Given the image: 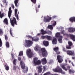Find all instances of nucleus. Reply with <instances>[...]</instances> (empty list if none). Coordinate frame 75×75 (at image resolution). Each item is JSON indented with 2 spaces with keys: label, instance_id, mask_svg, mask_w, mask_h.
<instances>
[{
  "label": "nucleus",
  "instance_id": "45",
  "mask_svg": "<svg viewBox=\"0 0 75 75\" xmlns=\"http://www.w3.org/2000/svg\"><path fill=\"white\" fill-rule=\"evenodd\" d=\"M16 66H14L13 67V69L14 71H16Z\"/></svg>",
  "mask_w": 75,
  "mask_h": 75
},
{
  "label": "nucleus",
  "instance_id": "57",
  "mask_svg": "<svg viewBox=\"0 0 75 75\" xmlns=\"http://www.w3.org/2000/svg\"><path fill=\"white\" fill-rule=\"evenodd\" d=\"M71 64H72L73 66V67H74V64L73 63V62H71Z\"/></svg>",
  "mask_w": 75,
  "mask_h": 75
},
{
  "label": "nucleus",
  "instance_id": "32",
  "mask_svg": "<svg viewBox=\"0 0 75 75\" xmlns=\"http://www.w3.org/2000/svg\"><path fill=\"white\" fill-rule=\"evenodd\" d=\"M47 28L49 29H51V30H52L53 29V27H52V25H50L48 26Z\"/></svg>",
  "mask_w": 75,
  "mask_h": 75
},
{
  "label": "nucleus",
  "instance_id": "30",
  "mask_svg": "<svg viewBox=\"0 0 75 75\" xmlns=\"http://www.w3.org/2000/svg\"><path fill=\"white\" fill-rule=\"evenodd\" d=\"M5 39L6 41H7L8 40V36H7V34H6L5 36Z\"/></svg>",
  "mask_w": 75,
  "mask_h": 75
},
{
  "label": "nucleus",
  "instance_id": "19",
  "mask_svg": "<svg viewBox=\"0 0 75 75\" xmlns=\"http://www.w3.org/2000/svg\"><path fill=\"white\" fill-rule=\"evenodd\" d=\"M43 44L45 47H47L49 45V42L48 41L45 40L43 41Z\"/></svg>",
  "mask_w": 75,
  "mask_h": 75
},
{
  "label": "nucleus",
  "instance_id": "13",
  "mask_svg": "<svg viewBox=\"0 0 75 75\" xmlns=\"http://www.w3.org/2000/svg\"><path fill=\"white\" fill-rule=\"evenodd\" d=\"M67 53L68 55H75L74 51L72 50H67Z\"/></svg>",
  "mask_w": 75,
  "mask_h": 75
},
{
  "label": "nucleus",
  "instance_id": "3",
  "mask_svg": "<svg viewBox=\"0 0 75 75\" xmlns=\"http://www.w3.org/2000/svg\"><path fill=\"white\" fill-rule=\"evenodd\" d=\"M53 71L55 72H60L61 74H65V72L63 71L62 69L59 67H57L55 69H53Z\"/></svg>",
  "mask_w": 75,
  "mask_h": 75
},
{
  "label": "nucleus",
  "instance_id": "15",
  "mask_svg": "<svg viewBox=\"0 0 75 75\" xmlns=\"http://www.w3.org/2000/svg\"><path fill=\"white\" fill-rule=\"evenodd\" d=\"M12 10H11V7H10L8 13V16L9 18H10V17H11V13H12Z\"/></svg>",
  "mask_w": 75,
  "mask_h": 75
},
{
  "label": "nucleus",
  "instance_id": "56",
  "mask_svg": "<svg viewBox=\"0 0 75 75\" xmlns=\"http://www.w3.org/2000/svg\"><path fill=\"white\" fill-rule=\"evenodd\" d=\"M40 35V33H38L37 34V35L39 36Z\"/></svg>",
  "mask_w": 75,
  "mask_h": 75
},
{
  "label": "nucleus",
  "instance_id": "2",
  "mask_svg": "<svg viewBox=\"0 0 75 75\" xmlns=\"http://www.w3.org/2000/svg\"><path fill=\"white\" fill-rule=\"evenodd\" d=\"M61 35V33H57L55 35V36L57 38H59L58 39V40L60 43H62V38H63V36H62L60 35Z\"/></svg>",
  "mask_w": 75,
  "mask_h": 75
},
{
  "label": "nucleus",
  "instance_id": "36",
  "mask_svg": "<svg viewBox=\"0 0 75 75\" xmlns=\"http://www.w3.org/2000/svg\"><path fill=\"white\" fill-rule=\"evenodd\" d=\"M66 48L67 49H71L72 47L69 45H66Z\"/></svg>",
  "mask_w": 75,
  "mask_h": 75
},
{
  "label": "nucleus",
  "instance_id": "28",
  "mask_svg": "<svg viewBox=\"0 0 75 75\" xmlns=\"http://www.w3.org/2000/svg\"><path fill=\"white\" fill-rule=\"evenodd\" d=\"M4 22L6 25H8V20L7 19V18H5L4 20Z\"/></svg>",
  "mask_w": 75,
  "mask_h": 75
},
{
  "label": "nucleus",
  "instance_id": "60",
  "mask_svg": "<svg viewBox=\"0 0 75 75\" xmlns=\"http://www.w3.org/2000/svg\"><path fill=\"white\" fill-rule=\"evenodd\" d=\"M72 59H75V57H72Z\"/></svg>",
  "mask_w": 75,
  "mask_h": 75
},
{
  "label": "nucleus",
  "instance_id": "20",
  "mask_svg": "<svg viewBox=\"0 0 75 75\" xmlns=\"http://www.w3.org/2000/svg\"><path fill=\"white\" fill-rule=\"evenodd\" d=\"M15 17H16V19L17 20H19V19L18 18V14H17V9H16L15 11Z\"/></svg>",
  "mask_w": 75,
  "mask_h": 75
},
{
  "label": "nucleus",
  "instance_id": "7",
  "mask_svg": "<svg viewBox=\"0 0 75 75\" xmlns=\"http://www.w3.org/2000/svg\"><path fill=\"white\" fill-rule=\"evenodd\" d=\"M26 37H28V38H29L32 39V41H35L37 42L39 40V38L37 37H35L32 38V36L30 35H27Z\"/></svg>",
  "mask_w": 75,
  "mask_h": 75
},
{
  "label": "nucleus",
  "instance_id": "33",
  "mask_svg": "<svg viewBox=\"0 0 75 75\" xmlns=\"http://www.w3.org/2000/svg\"><path fill=\"white\" fill-rule=\"evenodd\" d=\"M25 69L26 70H24L23 71L24 73H27V72L28 71V67H26Z\"/></svg>",
  "mask_w": 75,
  "mask_h": 75
},
{
  "label": "nucleus",
  "instance_id": "34",
  "mask_svg": "<svg viewBox=\"0 0 75 75\" xmlns=\"http://www.w3.org/2000/svg\"><path fill=\"white\" fill-rule=\"evenodd\" d=\"M74 72H75V71L73 70L70 69L69 70V74H71V73H72V74H74Z\"/></svg>",
  "mask_w": 75,
  "mask_h": 75
},
{
  "label": "nucleus",
  "instance_id": "1",
  "mask_svg": "<svg viewBox=\"0 0 75 75\" xmlns=\"http://www.w3.org/2000/svg\"><path fill=\"white\" fill-rule=\"evenodd\" d=\"M34 50L35 51H39V54L42 53L43 57H47L48 55V52H47V51L46 50L45 48H42L41 49V48L38 46H36L35 47Z\"/></svg>",
  "mask_w": 75,
  "mask_h": 75
},
{
  "label": "nucleus",
  "instance_id": "62",
  "mask_svg": "<svg viewBox=\"0 0 75 75\" xmlns=\"http://www.w3.org/2000/svg\"><path fill=\"white\" fill-rule=\"evenodd\" d=\"M36 13H37V12H38V11H37V9H36Z\"/></svg>",
  "mask_w": 75,
  "mask_h": 75
},
{
  "label": "nucleus",
  "instance_id": "6",
  "mask_svg": "<svg viewBox=\"0 0 75 75\" xmlns=\"http://www.w3.org/2000/svg\"><path fill=\"white\" fill-rule=\"evenodd\" d=\"M42 35H45V34H52V32L50 30H44V29H42L40 30Z\"/></svg>",
  "mask_w": 75,
  "mask_h": 75
},
{
  "label": "nucleus",
  "instance_id": "64",
  "mask_svg": "<svg viewBox=\"0 0 75 75\" xmlns=\"http://www.w3.org/2000/svg\"><path fill=\"white\" fill-rule=\"evenodd\" d=\"M69 63H70V62H71V60H69Z\"/></svg>",
  "mask_w": 75,
  "mask_h": 75
},
{
  "label": "nucleus",
  "instance_id": "49",
  "mask_svg": "<svg viewBox=\"0 0 75 75\" xmlns=\"http://www.w3.org/2000/svg\"><path fill=\"white\" fill-rule=\"evenodd\" d=\"M57 16H52L53 18H57Z\"/></svg>",
  "mask_w": 75,
  "mask_h": 75
},
{
  "label": "nucleus",
  "instance_id": "35",
  "mask_svg": "<svg viewBox=\"0 0 75 75\" xmlns=\"http://www.w3.org/2000/svg\"><path fill=\"white\" fill-rule=\"evenodd\" d=\"M3 30L1 29H0V34L1 35H3Z\"/></svg>",
  "mask_w": 75,
  "mask_h": 75
},
{
  "label": "nucleus",
  "instance_id": "17",
  "mask_svg": "<svg viewBox=\"0 0 75 75\" xmlns=\"http://www.w3.org/2000/svg\"><path fill=\"white\" fill-rule=\"evenodd\" d=\"M42 64V65H45L47 64V59L46 58H43L41 60Z\"/></svg>",
  "mask_w": 75,
  "mask_h": 75
},
{
  "label": "nucleus",
  "instance_id": "39",
  "mask_svg": "<svg viewBox=\"0 0 75 75\" xmlns=\"http://www.w3.org/2000/svg\"><path fill=\"white\" fill-rule=\"evenodd\" d=\"M3 45V43H2V41L1 39L0 38V47H1Z\"/></svg>",
  "mask_w": 75,
  "mask_h": 75
},
{
  "label": "nucleus",
  "instance_id": "42",
  "mask_svg": "<svg viewBox=\"0 0 75 75\" xmlns=\"http://www.w3.org/2000/svg\"><path fill=\"white\" fill-rule=\"evenodd\" d=\"M56 52V54H57V55H59V54H61V52L59 51H57V52Z\"/></svg>",
  "mask_w": 75,
  "mask_h": 75
},
{
  "label": "nucleus",
  "instance_id": "63",
  "mask_svg": "<svg viewBox=\"0 0 75 75\" xmlns=\"http://www.w3.org/2000/svg\"><path fill=\"white\" fill-rule=\"evenodd\" d=\"M66 62H67V60H65Z\"/></svg>",
  "mask_w": 75,
  "mask_h": 75
},
{
  "label": "nucleus",
  "instance_id": "4",
  "mask_svg": "<svg viewBox=\"0 0 75 75\" xmlns=\"http://www.w3.org/2000/svg\"><path fill=\"white\" fill-rule=\"evenodd\" d=\"M26 54L28 58H31L33 57V53L31 52V50L30 49H29L27 50Z\"/></svg>",
  "mask_w": 75,
  "mask_h": 75
},
{
  "label": "nucleus",
  "instance_id": "47",
  "mask_svg": "<svg viewBox=\"0 0 75 75\" xmlns=\"http://www.w3.org/2000/svg\"><path fill=\"white\" fill-rule=\"evenodd\" d=\"M63 51H64V52H67V51H66V50L65 49V48H63Z\"/></svg>",
  "mask_w": 75,
  "mask_h": 75
},
{
  "label": "nucleus",
  "instance_id": "8",
  "mask_svg": "<svg viewBox=\"0 0 75 75\" xmlns=\"http://www.w3.org/2000/svg\"><path fill=\"white\" fill-rule=\"evenodd\" d=\"M10 21H11V24L13 27H14V25L15 24H16V25H17V21H16V19L14 18V17H13V19L12 20H11V18Z\"/></svg>",
  "mask_w": 75,
  "mask_h": 75
},
{
  "label": "nucleus",
  "instance_id": "31",
  "mask_svg": "<svg viewBox=\"0 0 75 75\" xmlns=\"http://www.w3.org/2000/svg\"><path fill=\"white\" fill-rule=\"evenodd\" d=\"M68 44L69 46H70V47H72V45H73V44H72V42L70 41H69L68 42Z\"/></svg>",
  "mask_w": 75,
  "mask_h": 75
},
{
  "label": "nucleus",
  "instance_id": "54",
  "mask_svg": "<svg viewBox=\"0 0 75 75\" xmlns=\"http://www.w3.org/2000/svg\"><path fill=\"white\" fill-rule=\"evenodd\" d=\"M4 3L5 4L6 3V0H4Z\"/></svg>",
  "mask_w": 75,
  "mask_h": 75
},
{
  "label": "nucleus",
  "instance_id": "53",
  "mask_svg": "<svg viewBox=\"0 0 75 75\" xmlns=\"http://www.w3.org/2000/svg\"><path fill=\"white\" fill-rule=\"evenodd\" d=\"M12 56V59H14V55H13V54H11Z\"/></svg>",
  "mask_w": 75,
  "mask_h": 75
},
{
  "label": "nucleus",
  "instance_id": "50",
  "mask_svg": "<svg viewBox=\"0 0 75 75\" xmlns=\"http://www.w3.org/2000/svg\"><path fill=\"white\" fill-rule=\"evenodd\" d=\"M18 60H19V61H21V57H18Z\"/></svg>",
  "mask_w": 75,
  "mask_h": 75
},
{
  "label": "nucleus",
  "instance_id": "11",
  "mask_svg": "<svg viewBox=\"0 0 75 75\" xmlns=\"http://www.w3.org/2000/svg\"><path fill=\"white\" fill-rule=\"evenodd\" d=\"M43 21L45 23H48L51 20L52 18L50 16H47V17H44Z\"/></svg>",
  "mask_w": 75,
  "mask_h": 75
},
{
  "label": "nucleus",
  "instance_id": "52",
  "mask_svg": "<svg viewBox=\"0 0 75 75\" xmlns=\"http://www.w3.org/2000/svg\"><path fill=\"white\" fill-rule=\"evenodd\" d=\"M56 24H57V23H56V22L55 21H54V23L53 24V25H56Z\"/></svg>",
  "mask_w": 75,
  "mask_h": 75
},
{
  "label": "nucleus",
  "instance_id": "37",
  "mask_svg": "<svg viewBox=\"0 0 75 75\" xmlns=\"http://www.w3.org/2000/svg\"><path fill=\"white\" fill-rule=\"evenodd\" d=\"M23 55V51H21L19 54L18 56H22Z\"/></svg>",
  "mask_w": 75,
  "mask_h": 75
},
{
  "label": "nucleus",
  "instance_id": "44",
  "mask_svg": "<svg viewBox=\"0 0 75 75\" xmlns=\"http://www.w3.org/2000/svg\"><path fill=\"white\" fill-rule=\"evenodd\" d=\"M10 33L11 35V36H12V37H13V34H12V30L11 29L10 30Z\"/></svg>",
  "mask_w": 75,
  "mask_h": 75
},
{
  "label": "nucleus",
  "instance_id": "46",
  "mask_svg": "<svg viewBox=\"0 0 75 75\" xmlns=\"http://www.w3.org/2000/svg\"><path fill=\"white\" fill-rule=\"evenodd\" d=\"M70 35H71V34H65V35L67 36V37H70Z\"/></svg>",
  "mask_w": 75,
  "mask_h": 75
},
{
  "label": "nucleus",
  "instance_id": "16",
  "mask_svg": "<svg viewBox=\"0 0 75 75\" xmlns=\"http://www.w3.org/2000/svg\"><path fill=\"white\" fill-rule=\"evenodd\" d=\"M68 31L69 33H73L75 31V28H69L68 30Z\"/></svg>",
  "mask_w": 75,
  "mask_h": 75
},
{
  "label": "nucleus",
  "instance_id": "51",
  "mask_svg": "<svg viewBox=\"0 0 75 75\" xmlns=\"http://www.w3.org/2000/svg\"><path fill=\"white\" fill-rule=\"evenodd\" d=\"M43 68L44 70V71L45 70V69H46V68L45 67L43 66Z\"/></svg>",
  "mask_w": 75,
  "mask_h": 75
},
{
  "label": "nucleus",
  "instance_id": "59",
  "mask_svg": "<svg viewBox=\"0 0 75 75\" xmlns=\"http://www.w3.org/2000/svg\"><path fill=\"white\" fill-rule=\"evenodd\" d=\"M61 34H63V30H62V31L61 32Z\"/></svg>",
  "mask_w": 75,
  "mask_h": 75
},
{
  "label": "nucleus",
  "instance_id": "43",
  "mask_svg": "<svg viewBox=\"0 0 75 75\" xmlns=\"http://www.w3.org/2000/svg\"><path fill=\"white\" fill-rule=\"evenodd\" d=\"M5 69L7 71H8V70H9V67H8V66H7L5 67Z\"/></svg>",
  "mask_w": 75,
  "mask_h": 75
},
{
  "label": "nucleus",
  "instance_id": "24",
  "mask_svg": "<svg viewBox=\"0 0 75 75\" xmlns=\"http://www.w3.org/2000/svg\"><path fill=\"white\" fill-rule=\"evenodd\" d=\"M69 20L71 23H73L74 21L75 22V17H73L70 18L69 19Z\"/></svg>",
  "mask_w": 75,
  "mask_h": 75
},
{
  "label": "nucleus",
  "instance_id": "58",
  "mask_svg": "<svg viewBox=\"0 0 75 75\" xmlns=\"http://www.w3.org/2000/svg\"><path fill=\"white\" fill-rule=\"evenodd\" d=\"M40 5H39L38 6V8H40Z\"/></svg>",
  "mask_w": 75,
  "mask_h": 75
},
{
  "label": "nucleus",
  "instance_id": "9",
  "mask_svg": "<svg viewBox=\"0 0 75 75\" xmlns=\"http://www.w3.org/2000/svg\"><path fill=\"white\" fill-rule=\"evenodd\" d=\"M38 60V58L37 57L35 58L33 60L34 64L35 65H40V64H41V60Z\"/></svg>",
  "mask_w": 75,
  "mask_h": 75
},
{
  "label": "nucleus",
  "instance_id": "25",
  "mask_svg": "<svg viewBox=\"0 0 75 75\" xmlns=\"http://www.w3.org/2000/svg\"><path fill=\"white\" fill-rule=\"evenodd\" d=\"M18 1H19V0H15L14 2L16 7H18L17 4L18 3Z\"/></svg>",
  "mask_w": 75,
  "mask_h": 75
},
{
  "label": "nucleus",
  "instance_id": "18",
  "mask_svg": "<svg viewBox=\"0 0 75 75\" xmlns=\"http://www.w3.org/2000/svg\"><path fill=\"white\" fill-rule=\"evenodd\" d=\"M70 38L73 41H75V35L72 34H70Z\"/></svg>",
  "mask_w": 75,
  "mask_h": 75
},
{
  "label": "nucleus",
  "instance_id": "10",
  "mask_svg": "<svg viewBox=\"0 0 75 75\" xmlns=\"http://www.w3.org/2000/svg\"><path fill=\"white\" fill-rule=\"evenodd\" d=\"M61 67L63 69L65 70V71H67V70H70V69L71 68V67L69 66H67V69L66 68V67H65V64L61 65Z\"/></svg>",
  "mask_w": 75,
  "mask_h": 75
},
{
  "label": "nucleus",
  "instance_id": "48",
  "mask_svg": "<svg viewBox=\"0 0 75 75\" xmlns=\"http://www.w3.org/2000/svg\"><path fill=\"white\" fill-rule=\"evenodd\" d=\"M11 7H12V8H13V9H14V5L13 4H12L11 6Z\"/></svg>",
  "mask_w": 75,
  "mask_h": 75
},
{
  "label": "nucleus",
  "instance_id": "41",
  "mask_svg": "<svg viewBox=\"0 0 75 75\" xmlns=\"http://www.w3.org/2000/svg\"><path fill=\"white\" fill-rule=\"evenodd\" d=\"M13 64L14 65H16V59H14L13 61Z\"/></svg>",
  "mask_w": 75,
  "mask_h": 75
},
{
  "label": "nucleus",
  "instance_id": "14",
  "mask_svg": "<svg viewBox=\"0 0 75 75\" xmlns=\"http://www.w3.org/2000/svg\"><path fill=\"white\" fill-rule=\"evenodd\" d=\"M21 66V68L22 69H25V65L24 63V62L23 61H21L20 62Z\"/></svg>",
  "mask_w": 75,
  "mask_h": 75
},
{
  "label": "nucleus",
  "instance_id": "5",
  "mask_svg": "<svg viewBox=\"0 0 75 75\" xmlns=\"http://www.w3.org/2000/svg\"><path fill=\"white\" fill-rule=\"evenodd\" d=\"M33 44V42L32 41L30 40H26L25 41V47H31L32 45V44Z\"/></svg>",
  "mask_w": 75,
  "mask_h": 75
},
{
  "label": "nucleus",
  "instance_id": "38",
  "mask_svg": "<svg viewBox=\"0 0 75 75\" xmlns=\"http://www.w3.org/2000/svg\"><path fill=\"white\" fill-rule=\"evenodd\" d=\"M31 1L34 4H36L37 2V0H31Z\"/></svg>",
  "mask_w": 75,
  "mask_h": 75
},
{
  "label": "nucleus",
  "instance_id": "21",
  "mask_svg": "<svg viewBox=\"0 0 75 75\" xmlns=\"http://www.w3.org/2000/svg\"><path fill=\"white\" fill-rule=\"evenodd\" d=\"M42 67V66H40L38 68V73H41V72H42V68H41Z\"/></svg>",
  "mask_w": 75,
  "mask_h": 75
},
{
  "label": "nucleus",
  "instance_id": "12",
  "mask_svg": "<svg viewBox=\"0 0 75 75\" xmlns=\"http://www.w3.org/2000/svg\"><path fill=\"white\" fill-rule=\"evenodd\" d=\"M57 59L58 62H59V63H61L63 61V59L62 58L61 56L59 55H58L57 56Z\"/></svg>",
  "mask_w": 75,
  "mask_h": 75
},
{
  "label": "nucleus",
  "instance_id": "40",
  "mask_svg": "<svg viewBox=\"0 0 75 75\" xmlns=\"http://www.w3.org/2000/svg\"><path fill=\"white\" fill-rule=\"evenodd\" d=\"M46 35L45 36H41V38H42V39H43L44 40V39H45V38H46Z\"/></svg>",
  "mask_w": 75,
  "mask_h": 75
},
{
  "label": "nucleus",
  "instance_id": "27",
  "mask_svg": "<svg viewBox=\"0 0 75 75\" xmlns=\"http://www.w3.org/2000/svg\"><path fill=\"white\" fill-rule=\"evenodd\" d=\"M53 50L56 52H57L59 51V48H58V47H56L54 48Z\"/></svg>",
  "mask_w": 75,
  "mask_h": 75
},
{
  "label": "nucleus",
  "instance_id": "22",
  "mask_svg": "<svg viewBox=\"0 0 75 75\" xmlns=\"http://www.w3.org/2000/svg\"><path fill=\"white\" fill-rule=\"evenodd\" d=\"M52 43L53 44H57V39L55 38H54L52 41Z\"/></svg>",
  "mask_w": 75,
  "mask_h": 75
},
{
  "label": "nucleus",
  "instance_id": "23",
  "mask_svg": "<svg viewBox=\"0 0 75 75\" xmlns=\"http://www.w3.org/2000/svg\"><path fill=\"white\" fill-rule=\"evenodd\" d=\"M46 38L48 41H51L52 40V37L50 36L46 35Z\"/></svg>",
  "mask_w": 75,
  "mask_h": 75
},
{
  "label": "nucleus",
  "instance_id": "55",
  "mask_svg": "<svg viewBox=\"0 0 75 75\" xmlns=\"http://www.w3.org/2000/svg\"><path fill=\"white\" fill-rule=\"evenodd\" d=\"M5 3H6V6H7V4H8V2H6Z\"/></svg>",
  "mask_w": 75,
  "mask_h": 75
},
{
  "label": "nucleus",
  "instance_id": "29",
  "mask_svg": "<svg viewBox=\"0 0 75 75\" xmlns=\"http://www.w3.org/2000/svg\"><path fill=\"white\" fill-rule=\"evenodd\" d=\"M3 17H4V13H3L1 14V12H0V17L1 18H3Z\"/></svg>",
  "mask_w": 75,
  "mask_h": 75
},
{
  "label": "nucleus",
  "instance_id": "26",
  "mask_svg": "<svg viewBox=\"0 0 75 75\" xmlns=\"http://www.w3.org/2000/svg\"><path fill=\"white\" fill-rule=\"evenodd\" d=\"M6 48H8L10 47V45H9V42H8L7 41L6 42Z\"/></svg>",
  "mask_w": 75,
  "mask_h": 75
},
{
  "label": "nucleus",
  "instance_id": "61",
  "mask_svg": "<svg viewBox=\"0 0 75 75\" xmlns=\"http://www.w3.org/2000/svg\"><path fill=\"white\" fill-rule=\"evenodd\" d=\"M31 75V73H29L28 75Z\"/></svg>",
  "mask_w": 75,
  "mask_h": 75
}]
</instances>
